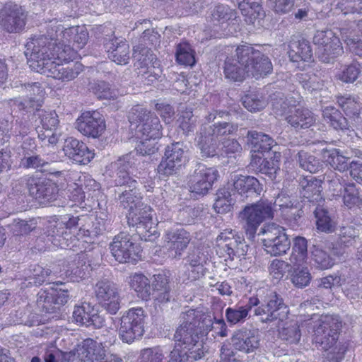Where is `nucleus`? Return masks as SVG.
I'll return each mask as SVG.
<instances>
[{
	"label": "nucleus",
	"mask_w": 362,
	"mask_h": 362,
	"mask_svg": "<svg viewBox=\"0 0 362 362\" xmlns=\"http://www.w3.org/2000/svg\"><path fill=\"white\" fill-rule=\"evenodd\" d=\"M238 130V124L228 122H218L213 124H202L197 133V146L202 158L219 156V137L233 134Z\"/></svg>",
	"instance_id": "f257e3e1"
},
{
	"label": "nucleus",
	"mask_w": 362,
	"mask_h": 362,
	"mask_svg": "<svg viewBox=\"0 0 362 362\" xmlns=\"http://www.w3.org/2000/svg\"><path fill=\"white\" fill-rule=\"evenodd\" d=\"M55 45V33L53 29L47 34L32 35L25 45V54L30 69L36 72L41 71L51 62L52 47Z\"/></svg>",
	"instance_id": "f03ea898"
},
{
	"label": "nucleus",
	"mask_w": 362,
	"mask_h": 362,
	"mask_svg": "<svg viewBox=\"0 0 362 362\" xmlns=\"http://www.w3.org/2000/svg\"><path fill=\"white\" fill-rule=\"evenodd\" d=\"M128 119L131 125H135L136 137L139 139H159L162 136V126L159 118L142 105L132 107Z\"/></svg>",
	"instance_id": "7ed1b4c3"
},
{
	"label": "nucleus",
	"mask_w": 362,
	"mask_h": 362,
	"mask_svg": "<svg viewBox=\"0 0 362 362\" xmlns=\"http://www.w3.org/2000/svg\"><path fill=\"white\" fill-rule=\"evenodd\" d=\"M259 291L256 296L259 298L260 303L255 307L254 315L259 317L262 323H271L276 320L283 321L286 318L289 309L284 303L281 295L276 291H267L266 295L262 296Z\"/></svg>",
	"instance_id": "20e7f679"
},
{
	"label": "nucleus",
	"mask_w": 362,
	"mask_h": 362,
	"mask_svg": "<svg viewBox=\"0 0 362 362\" xmlns=\"http://www.w3.org/2000/svg\"><path fill=\"white\" fill-rule=\"evenodd\" d=\"M196 315L195 310L193 309L181 313V324L175 331L174 339L175 341L180 343L179 344L185 346L181 350L184 351L201 350L205 355L206 351L202 344L203 338L197 328Z\"/></svg>",
	"instance_id": "39448f33"
},
{
	"label": "nucleus",
	"mask_w": 362,
	"mask_h": 362,
	"mask_svg": "<svg viewBox=\"0 0 362 362\" xmlns=\"http://www.w3.org/2000/svg\"><path fill=\"white\" fill-rule=\"evenodd\" d=\"M274 217L272 204L259 202L245 206L239 213V221L248 239L255 238L259 226L266 220Z\"/></svg>",
	"instance_id": "423d86ee"
},
{
	"label": "nucleus",
	"mask_w": 362,
	"mask_h": 362,
	"mask_svg": "<svg viewBox=\"0 0 362 362\" xmlns=\"http://www.w3.org/2000/svg\"><path fill=\"white\" fill-rule=\"evenodd\" d=\"M111 28L99 25L94 30L97 43L103 44L108 57L117 64H127L129 59V45L123 40L114 36Z\"/></svg>",
	"instance_id": "0eeeda50"
},
{
	"label": "nucleus",
	"mask_w": 362,
	"mask_h": 362,
	"mask_svg": "<svg viewBox=\"0 0 362 362\" xmlns=\"http://www.w3.org/2000/svg\"><path fill=\"white\" fill-rule=\"evenodd\" d=\"M342 322L338 315L322 316L314 327L313 341L318 349L328 351L337 343Z\"/></svg>",
	"instance_id": "6e6552de"
},
{
	"label": "nucleus",
	"mask_w": 362,
	"mask_h": 362,
	"mask_svg": "<svg viewBox=\"0 0 362 362\" xmlns=\"http://www.w3.org/2000/svg\"><path fill=\"white\" fill-rule=\"evenodd\" d=\"M243 47L238 52V57L242 62L245 63L248 76L259 78L272 71V64L267 55L255 49L251 45L243 44Z\"/></svg>",
	"instance_id": "1a4fd4ad"
},
{
	"label": "nucleus",
	"mask_w": 362,
	"mask_h": 362,
	"mask_svg": "<svg viewBox=\"0 0 362 362\" xmlns=\"http://www.w3.org/2000/svg\"><path fill=\"white\" fill-rule=\"evenodd\" d=\"M187 161L186 146L183 143L176 142L166 146L164 156L157 171L160 177H165L179 173Z\"/></svg>",
	"instance_id": "9d476101"
},
{
	"label": "nucleus",
	"mask_w": 362,
	"mask_h": 362,
	"mask_svg": "<svg viewBox=\"0 0 362 362\" xmlns=\"http://www.w3.org/2000/svg\"><path fill=\"white\" fill-rule=\"evenodd\" d=\"M218 177V171L216 169L197 163L188 177V189L195 197H203L211 189Z\"/></svg>",
	"instance_id": "9b49d317"
},
{
	"label": "nucleus",
	"mask_w": 362,
	"mask_h": 362,
	"mask_svg": "<svg viewBox=\"0 0 362 362\" xmlns=\"http://www.w3.org/2000/svg\"><path fill=\"white\" fill-rule=\"evenodd\" d=\"M260 233L264 235V250L272 256L282 255L290 249L291 242L283 227L272 223L262 228Z\"/></svg>",
	"instance_id": "f8f14e48"
},
{
	"label": "nucleus",
	"mask_w": 362,
	"mask_h": 362,
	"mask_svg": "<svg viewBox=\"0 0 362 362\" xmlns=\"http://www.w3.org/2000/svg\"><path fill=\"white\" fill-rule=\"evenodd\" d=\"M145 317L141 308L130 309L122 317L119 334L124 342L130 344L143 336Z\"/></svg>",
	"instance_id": "ddd939ff"
},
{
	"label": "nucleus",
	"mask_w": 362,
	"mask_h": 362,
	"mask_svg": "<svg viewBox=\"0 0 362 362\" xmlns=\"http://www.w3.org/2000/svg\"><path fill=\"white\" fill-rule=\"evenodd\" d=\"M110 249L115 259L119 263L136 264L141 252V247L132 241L129 234L124 232L114 238Z\"/></svg>",
	"instance_id": "4468645a"
},
{
	"label": "nucleus",
	"mask_w": 362,
	"mask_h": 362,
	"mask_svg": "<svg viewBox=\"0 0 362 362\" xmlns=\"http://www.w3.org/2000/svg\"><path fill=\"white\" fill-rule=\"evenodd\" d=\"M30 195L42 204L57 200L58 185L50 179L30 176L25 179Z\"/></svg>",
	"instance_id": "2eb2a0df"
},
{
	"label": "nucleus",
	"mask_w": 362,
	"mask_h": 362,
	"mask_svg": "<svg viewBox=\"0 0 362 362\" xmlns=\"http://www.w3.org/2000/svg\"><path fill=\"white\" fill-rule=\"evenodd\" d=\"M94 293L98 303L111 315L116 314L120 308V296L117 286L107 278L97 281Z\"/></svg>",
	"instance_id": "dca6fc26"
},
{
	"label": "nucleus",
	"mask_w": 362,
	"mask_h": 362,
	"mask_svg": "<svg viewBox=\"0 0 362 362\" xmlns=\"http://www.w3.org/2000/svg\"><path fill=\"white\" fill-rule=\"evenodd\" d=\"M27 13L18 4H7L0 11V25L8 33H18L26 24Z\"/></svg>",
	"instance_id": "f3484780"
},
{
	"label": "nucleus",
	"mask_w": 362,
	"mask_h": 362,
	"mask_svg": "<svg viewBox=\"0 0 362 362\" xmlns=\"http://www.w3.org/2000/svg\"><path fill=\"white\" fill-rule=\"evenodd\" d=\"M298 190L300 198L310 209L315 206H321L325 202L322 194V180L313 176L300 177Z\"/></svg>",
	"instance_id": "a211bd4d"
},
{
	"label": "nucleus",
	"mask_w": 362,
	"mask_h": 362,
	"mask_svg": "<svg viewBox=\"0 0 362 362\" xmlns=\"http://www.w3.org/2000/svg\"><path fill=\"white\" fill-rule=\"evenodd\" d=\"M92 350L97 359L105 356V348L110 344V331L105 327V318L100 313L92 314Z\"/></svg>",
	"instance_id": "6ab92c4d"
},
{
	"label": "nucleus",
	"mask_w": 362,
	"mask_h": 362,
	"mask_svg": "<svg viewBox=\"0 0 362 362\" xmlns=\"http://www.w3.org/2000/svg\"><path fill=\"white\" fill-rule=\"evenodd\" d=\"M233 347L249 354L255 351L260 345V334L257 329L241 328L231 338Z\"/></svg>",
	"instance_id": "aec40b11"
},
{
	"label": "nucleus",
	"mask_w": 362,
	"mask_h": 362,
	"mask_svg": "<svg viewBox=\"0 0 362 362\" xmlns=\"http://www.w3.org/2000/svg\"><path fill=\"white\" fill-rule=\"evenodd\" d=\"M165 238L173 258H180L191 240L189 233L180 226L168 229Z\"/></svg>",
	"instance_id": "412c9836"
},
{
	"label": "nucleus",
	"mask_w": 362,
	"mask_h": 362,
	"mask_svg": "<svg viewBox=\"0 0 362 362\" xmlns=\"http://www.w3.org/2000/svg\"><path fill=\"white\" fill-rule=\"evenodd\" d=\"M241 48H244L243 45L238 46L233 52L226 57L223 66L225 77L235 82H241L247 76H248L245 63L242 62L238 57L239 55L238 52L242 49Z\"/></svg>",
	"instance_id": "4be33fe9"
},
{
	"label": "nucleus",
	"mask_w": 362,
	"mask_h": 362,
	"mask_svg": "<svg viewBox=\"0 0 362 362\" xmlns=\"http://www.w3.org/2000/svg\"><path fill=\"white\" fill-rule=\"evenodd\" d=\"M82 71L83 65L79 62H76L72 66L65 67L59 62L51 60L38 73L62 81H70L76 78Z\"/></svg>",
	"instance_id": "5701e85b"
},
{
	"label": "nucleus",
	"mask_w": 362,
	"mask_h": 362,
	"mask_svg": "<svg viewBox=\"0 0 362 362\" xmlns=\"http://www.w3.org/2000/svg\"><path fill=\"white\" fill-rule=\"evenodd\" d=\"M132 165L129 155L111 163L110 170L112 174L110 176L114 179L117 186L132 187L137 185V181L129 176V169L132 168Z\"/></svg>",
	"instance_id": "b1692460"
},
{
	"label": "nucleus",
	"mask_w": 362,
	"mask_h": 362,
	"mask_svg": "<svg viewBox=\"0 0 362 362\" xmlns=\"http://www.w3.org/2000/svg\"><path fill=\"white\" fill-rule=\"evenodd\" d=\"M271 105L274 114L285 117L300 105L301 97L298 94L285 96L281 92H276L270 95Z\"/></svg>",
	"instance_id": "393cba45"
},
{
	"label": "nucleus",
	"mask_w": 362,
	"mask_h": 362,
	"mask_svg": "<svg viewBox=\"0 0 362 362\" xmlns=\"http://www.w3.org/2000/svg\"><path fill=\"white\" fill-rule=\"evenodd\" d=\"M233 187L243 199L255 198L263 191L262 185L253 176L235 175Z\"/></svg>",
	"instance_id": "a878e982"
},
{
	"label": "nucleus",
	"mask_w": 362,
	"mask_h": 362,
	"mask_svg": "<svg viewBox=\"0 0 362 362\" xmlns=\"http://www.w3.org/2000/svg\"><path fill=\"white\" fill-rule=\"evenodd\" d=\"M127 218L129 226L136 227L138 233L148 231L153 225L151 209L144 204L142 206L129 211Z\"/></svg>",
	"instance_id": "bb28decb"
},
{
	"label": "nucleus",
	"mask_w": 362,
	"mask_h": 362,
	"mask_svg": "<svg viewBox=\"0 0 362 362\" xmlns=\"http://www.w3.org/2000/svg\"><path fill=\"white\" fill-rule=\"evenodd\" d=\"M259 303L260 300L258 297L252 296L245 302L242 301L233 308H228L225 313L227 322L231 325L245 322L249 312Z\"/></svg>",
	"instance_id": "cd10ccee"
},
{
	"label": "nucleus",
	"mask_w": 362,
	"mask_h": 362,
	"mask_svg": "<svg viewBox=\"0 0 362 362\" xmlns=\"http://www.w3.org/2000/svg\"><path fill=\"white\" fill-rule=\"evenodd\" d=\"M185 260L186 262L185 264L188 265L190 268H187L185 274L187 277L184 279L183 281H185V280L195 281L204 275L205 268L204 264L206 262V257L201 250L194 249L190 251L185 258Z\"/></svg>",
	"instance_id": "c85d7f7f"
},
{
	"label": "nucleus",
	"mask_w": 362,
	"mask_h": 362,
	"mask_svg": "<svg viewBox=\"0 0 362 362\" xmlns=\"http://www.w3.org/2000/svg\"><path fill=\"white\" fill-rule=\"evenodd\" d=\"M63 151L66 156L73 160L83 165L90 162V152L82 141L70 137L65 140Z\"/></svg>",
	"instance_id": "c756f323"
},
{
	"label": "nucleus",
	"mask_w": 362,
	"mask_h": 362,
	"mask_svg": "<svg viewBox=\"0 0 362 362\" xmlns=\"http://www.w3.org/2000/svg\"><path fill=\"white\" fill-rule=\"evenodd\" d=\"M151 286V295L158 303L170 302L173 298L169 279L164 273L153 275Z\"/></svg>",
	"instance_id": "7c9ffc66"
},
{
	"label": "nucleus",
	"mask_w": 362,
	"mask_h": 362,
	"mask_svg": "<svg viewBox=\"0 0 362 362\" xmlns=\"http://www.w3.org/2000/svg\"><path fill=\"white\" fill-rule=\"evenodd\" d=\"M286 121L296 130L310 127L315 122L314 114L307 108L296 107L286 117Z\"/></svg>",
	"instance_id": "2f4dec72"
},
{
	"label": "nucleus",
	"mask_w": 362,
	"mask_h": 362,
	"mask_svg": "<svg viewBox=\"0 0 362 362\" xmlns=\"http://www.w3.org/2000/svg\"><path fill=\"white\" fill-rule=\"evenodd\" d=\"M52 160L48 158H44L41 156L34 153H24L21 160V165L25 169H35L41 172H48L51 175L60 176L62 173L60 170H51L48 168Z\"/></svg>",
	"instance_id": "473e14b6"
},
{
	"label": "nucleus",
	"mask_w": 362,
	"mask_h": 362,
	"mask_svg": "<svg viewBox=\"0 0 362 362\" xmlns=\"http://www.w3.org/2000/svg\"><path fill=\"white\" fill-rule=\"evenodd\" d=\"M247 139L254 152H269L276 145L275 141L270 136L255 130L248 131Z\"/></svg>",
	"instance_id": "72a5a7b5"
},
{
	"label": "nucleus",
	"mask_w": 362,
	"mask_h": 362,
	"mask_svg": "<svg viewBox=\"0 0 362 362\" xmlns=\"http://www.w3.org/2000/svg\"><path fill=\"white\" fill-rule=\"evenodd\" d=\"M336 8L350 22H362V0H338Z\"/></svg>",
	"instance_id": "f704fd0d"
},
{
	"label": "nucleus",
	"mask_w": 362,
	"mask_h": 362,
	"mask_svg": "<svg viewBox=\"0 0 362 362\" xmlns=\"http://www.w3.org/2000/svg\"><path fill=\"white\" fill-rule=\"evenodd\" d=\"M237 2L247 23L254 24L256 20L262 19L265 16V12L259 2L255 0H237Z\"/></svg>",
	"instance_id": "c9c22d12"
},
{
	"label": "nucleus",
	"mask_w": 362,
	"mask_h": 362,
	"mask_svg": "<svg viewBox=\"0 0 362 362\" xmlns=\"http://www.w3.org/2000/svg\"><path fill=\"white\" fill-rule=\"evenodd\" d=\"M313 213L316 218L317 229L323 233H333L336 228V222L330 216L329 211L324 207V204L321 206H315L310 209Z\"/></svg>",
	"instance_id": "e433bc0d"
},
{
	"label": "nucleus",
	"mask_w": 362,
	"mask_h": 362,
	"mask_svg": "<svg viewBox=\"0 0 362 362\" xmlns=\"http://www.w3.org/2000/svg\"><path fill=\"white\" fill-rule=\"evenodd\" d=\"M308 240L302 236L293 239L291 253L289 256V264L295 267L302 266L308 258Z\"/></svg>",
	"instance_id": "4c0bfd02"
},
{
	"label": "nucleus",
	"mask_w": 362,
	"mask_h": 362,
	"mask_svg": "<svg viewBox=\"0 0 362 362\" xmlns=\"http://www.w3.org/2000/svg\"><path fill=\"white\" fill-rule=\"evenodd\" d=\"M288 56L292 62L310 60L313 57V51L309 42L304 39L291 42Z\"/></svg>",
	"instance_id": "58836bf2"
},
{
	"label": "nucleus",
	"mask_w": 362,
	"mask_h": 362,
	"mask_svg": "<svg viewBox=\"0 0 362 362\" xmlns=\"http://www.w3.org/2000/svg\"><path fill=\"white\" fill-rule=\"evenodd\" d=\"M324 121L336 130H347L349 124L347 119L341 112L333 106H328L322 110Z\"/></svg>",
	"instance_id": "ea45409f"
},
{
	"label": "nucleus",
	"mask_w": 362,
	"mask_h": 362,
	"mask_svg": "<svg viewBox=\"0 0 362 362\" xmlns=\"http://www.w3.org/2000/svg\"><path fill=\"white\" fill-rule=\"evenodd\" d=\"M337 103L343 110L346 116L357 122L360 119L361 103L351 95H339L337 97Z\"/></svg>",
	"instance_id": "a19ab883"
},
{
	"label": "nucleus",
	"mask_w": 362,
	"mask_h": 362,
	"mask_svg": "<svg viewBox=\"0 0 362 362\" xmlns=\"http://www.w3.org/2000/svg\"><path fill=\"white\" fill-rule=\"evenodd\" d=\"M344 52L339 38H334V42L326 47L316 49V55L323 63L329 64Z\"/></svg>",
	"instance_id": "79ce46f5"
},
{
	"label": "nucleus",
	"mask_w": 362,
	"mask_h": 362,
	"mask_svg": "<svg viewBox=\"0 0 362 362\" xmlns=\"http://www.w3.org/2000/svg\"><path fill=\"white\" fill-rule=\"evenodd\" d=\"M130 287L137 296L144 300H148L151 296V286L149 279L142 274H134L130 276Z\"/></svg>",
	"instance_id": "37998d69"
},
{
	"label": "nucleus",
	"mask_w": 362,
	"mask_h": 362,
	"mask_svg": "<svg viewBox=\"0 0 362 362\" xmlns=\"http://www.w3.org/2000/svg\"><path fill=\"white\" fill-rule=\"evenodd\" d=\"M175 59L180 65L190 66L194 65L195 51L188 42L182 41L176 45Z\"/></svg>",
	"instance_id": "c03bdc74"
},
{
	"label": "nucleus",
	"mask_w": 362,
	"mask_h": 362,
	"mask_svg": "<svg viewBox=\"0 0 362 362\" xmlns=\"http://www.w3.org/2000/svg\"><path fill=\"white\" fill-rule=\"evenodd\" d=\"M129 188V190L125 189L119 195L118 200L121 206L129 209L130 211L139 206H142L143 203L136 189V185Z\"/></svg>",
	"instance_id": "a18cd8bd"
},
{
	"label": "nucleus",
	"mask_w": 362,
	"mask_h": 362,
	"mask_svg": "<svg viewBox=\"0 0 362 362\" xmlns=\"http://www.w3.org/2000/svg\"><path fill=\"white\" fill-rule=\"evenodd\" d=\"M204 357V354L201 350L196 351H184L175 345L173 350L170 351L167 362H193Z\"/></svg>",
	"instance_id": "49530a36"
},
{
	"label": "nucleus",
	"mask_w": 362,
	"mask_h": 362,
	"mask_svg": "<svg viewBox=\"0 0 362 362\" xmlns=\"http://www.w3.org/2000/svg\"><path fill=\"white\" fill-rule=\"evenodd\" d=\"M236 11L228 6L219 4L216 6L211 12V21L214 25H222L236 18Z\"/></svg>",
	"instance_id": "de8ad7c7"
},
{
	"label": "nucleus",
	"mask_w": 362,
	"mask_h": 362,
	"mask_svg": "<svg viewBox=\"0 0 362 362\" xmlns=\"http://www.w3.org/2000/svg\"><path fill=\"white\" fill-rule=\"evenodd\" d=\"M61 247L77 251L74 247H78L80 252L90 251V245L87 240H81L79 238L72 236L70 233L65 234L59 240Z\"/></svg>",
	"instance_id": "09e8293b"
},
{
	"label": "nucleus",
	"mask_w": 362,
	"mask_h": 362,
	"mask_svg": "<svg viewBox=\"0 0 362 362\" xmlns=\"http://www.w3.org/2000/svg\"><path fill=\"white\" fill-rule=\"evenodd\" d=\"M298 161L300 168L311 173H317L322 166V163L319 159L310 153L304 151L298 152Z\"/></svg>",
	"instance_id": "8fccbe9b"
},
{
	"label": "nucleus",
	"mask_w": 362,
	"mask_h": 362,
	"mask_svg": "<svg viewBox=\"0 0 362 362\" xmlns=\"http://www.w3.org/2000/svg\"><path fill=\"white\" fill-rule=\"evenodd\" d=\"M197 313L196 321L197 328L198 332H200V335L202 338L206 336L209 332L215 329L214 323L218 320L213 314L210 313L201 314L199 311L195 310Z\"/></svg>",
	"instance_id": "3c124183"
},
{
	"label": "nucleus",
	"mask_w": 362,
	"mask_h": 362,
	"mask_svg": "<svg viewBox=\"0 0 362 362\" xmlns=\"http://www.w3.org/2000/svg\"><path fill=\"white\" fill-rule=\"evenodd\" d=\"M279 337L288 344H296L301 337L299 326L296 322L286 323L279 330Z\"/></svg>",
	"instance_id": "603ef678"
},
{
	"label": "nucleus",
	"mask_w": 362,
	"mask_h": 362,
	"mask_svg": "<svg viewBox=\"0 0 362 362\" xmlns=\"http://www.w3.org/2000/svg\"><path fill=\"white\" fill-rule=\"evenodd\" d=\"M139 362H167L165 352L160 346L143 349L140 351Z\"/></svg>",
	"instance_id": "864d4df0"
},
{
	"label": "nucleus",
	"mask_w": 362,
	"mask_h": 362,
	"mask_svg": "<svg viewBox=\"0 0 362 362\" xmlns=\"http://www.w3.org/2000/svg\"><path fill=\"white\" fill-rule=\"evenodd\" d=\"M311 257L315 266L320 269H327L334 264V259L320 246H313Z\"/></svg>",
	"instance_id": "5fc2aeb1"
},
{
	"label": "nucleus",
	"mask_w": 362,
	"mask_h": 362,
	"mask_svg": "<svg viewBox=\"0 0 362 362\" xmlns=\"http://www.w3.org/2000/svg\"><path fill=\"white\" fill-rule=\"evenodd\" d=\"M233 204L231 194L228 189L223 188L218 190L214 204V208L217 213L224 214L230 211Z\"/></svg>",
	"instance_id": "6e6d98bb"
},
{
	"label": "nucleus",
	"mask_w": 362,
	"mask_h": 362,
	"mask_svg": "<svg viewBox=\"0 0 362 362\" xmlns=\"http://www.w3.org/2000/svg\"><path fill=\"white\" fill-rule=\"evenodd\" d=\"M90 341V339H87L83 341V346H78L76 349L68 352L64 351V362H74L76 359H78L81 361H89L90 358L88 350Z\"/></svg>",
	"instance_id": "4d7b16f0"
},
{
	"label": "nucleus",
	"mask_w": 362,
	"mask_h": 362,
	"mask_svg": "<svg viewBox=\"0 0 362 362\" xmlns=\"http://www.w3.org/2000/svg\"><path fill=\"white\" fill-rule=\"evenodd\" d=\"M52 54L51 55L52 60H58L60 62H69L75 58L76 54V52L69 45L57 44L52 47Z\"/></svg>",
	"instance_id": "13d9d810"
},
{
	"label": "nucleus",
	"mask_w": 362,
	"mask_h": 362,
	"mask_svg": "<svg viewBox=\"0 0 362 362\" xmlns=\"http://www.w3.org/2000/svg\"><path fill=\"white\" fill-rule=\"evenodd\" d=\"M37 305L39 308L47 313H55L58 309L51 289L41 291L38 293Z\"/></svg>",
	"instance_id": "bf43d9fd"
},
{
	"label": "nucleus",
	"mask_w": 362,
	"mask_h": 362,
	"mask_svg": "<svg viewBox=\"0 0 362 362\" xmlns=\"http://www.w3.org/2000/svg\"><path fill=\"white\" fill-rule=\"evenodd\" d=\"M258 162L259 163L258 169L261 173L265 174L272 180L276 179V174L280 169L279 160L277 159L276 155L274 158H259Z\"/></svg>",
	"instance_id": "052dcab7"
},
{
	"label": "nucleus",
	"mask_w": 362,
	"mask_h": 362,
	"mask_svg": "<svg viewBox=\"0 0 362 362\" xmlns=\"http://www.w3.org/2000/svg\"><path fill=\"white\" fill-rule=\"evenodd\" d=\"M338 243L344 247L354 245L359 236V231L352 226H343L339 232Z\"/></svg>",
	"instance_id": "680f3d73"
},
{
	"label": "nucleus",
	"mask_w": 362,
	"mask_h": 362,
	"mask_svg": "<svg viewBox=\"0 0 362 362\" xmlns=\"http://www.w3.org/2000/svg\"><path fill=\"white\" fill-rule=\"evenodd\" d=\"M324 153L325 158L327 156L326 153H327V161L333 168L339 171H344L348 169V158L341 155L339 149L332 148L331 150H325Z\"/></svg>",
	"instance_id": "e2e57ef3"
},
{
	"label": "nucleus",
	"mask_w": 362,
	"mask_h": 362,
	"mask_svg": "<svg viewBox=\"0 0 362 362\" xmlns=\"http://www.w3.org/2000/svg\"><path fill=\"white\" fill-rule=\"evenodd\" d=\"M344 204L349 209L362 206V197L354 184L347 185L343 196Z\"/></svg>",
	"instance_id": "0e129e2a"
},
{
	"label": "nucleus",
	"mask_w": 362,
	"mask_h": 362,
	"mask_svg": "<svg viewBox=\"0 0 362 362\" xmlns=\"http://www.w3.org/2000/svg\"><path fill=\"white\" fill-rule=\"evenodd\" d=\"M52 271L39 264L31 265L29 268V279L33 281L35 286H40L44 282L49 281Z\"/></svg>",
	"instance_id": "69168bd1"
},
{
	"label": "nucleus",
	"mask_w": 362,
	"mask_h": 362,
	"mask_svg": "<svg viewBox=\"0 0 362 362\" xmlns=\"http://www.w3.org/2000/svg\"><path fill=\"white\" fill-rule=\"evenodd\" d=\"M92 89L94 95L99 100H110L117 97V91L104 81L95 82Z\"/></svg>",
	"instance_id": "338daca9"
},
{
	"label": "nucleus",
	"mask_w": 362,
	"mask_h": 362,
	"mask_svg": "<svg viewBox=\"0 0 362 362\" xmlns=\"http://www.w3.org/2000/svg\"><path fill=\"white\" fill-rule=\"evenodd\" d=\"M36 225L34 220L15 219L9 226L13 234L18 236L28 234L36 228Z\"/></svg>",
	"instance_id": "774afa93"
}]
</instances>
